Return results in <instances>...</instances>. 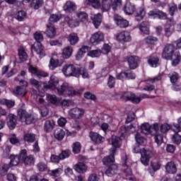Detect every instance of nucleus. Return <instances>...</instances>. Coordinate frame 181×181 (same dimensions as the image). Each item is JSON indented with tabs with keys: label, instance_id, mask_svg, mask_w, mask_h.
Listing matches in <instances>:
<instances>
[{
	"label": "nucleus",
	"instance_id": "obj_23",
	"mask_svg": "<svg viewBox=\"0 0 181 181\" xmlns=\"http://www.w3.org/2000/svg\"><path fill=\"white\" fill-rule=\"evenodd\" d=\"M108 142L114 146L113 148H115V149L121 146V138H119V136H113L108 139Z\"/></svg>",
	"mask_w": 181,
	"mask_h": 181
},
{
	"label": "nucleus",
	"instance_id": "obj_22",
	"mask_svg": "<svg viewBox=\"0 0 181 181\" xmlns=\"http://www.w3.org/2000/svg\"><path fill=\"white\" fill-rule=\"evenodd\" d=\"M64 22L66 23L69 28H77L79 25L78 21H76L73 18L69 16L64 18Z\"/></svg>",
	"mask_w": 181,
	"mask_h": 181
},
{
	"label": "nucleus",
	"instance_id": "obj_30",
	"mask_svg": "<svg viewBox=\"0 0 181 181\" xmlns=\"http://www.w3.org/2000/svg\"><path fill=\"white\" fill-rule=\"evenodd\" d=\"M45 34L49 39H53L56 36V28L52 25H47V30Z\"/></svg>",
	"mask_w": 181,
	"mask_h": 181
},
{
	"label": "nucleus",
	"instance_id": "obj_53",
	"mask_svg": "<svg viewBox=\"0 0 181 181\" xmlns=\"http://www.w3.org/2000/svg\"><path fill=\"white\" fill-rule=\"evenodd\" d=\"M81 151V144L78 141L75 142L73 144L74 153H80Z\"/></svg>",
	"mask_w": 181,
	"mask_h": 181
},
{
	"label": "nucleus",
	"instance_id": "obj_62",
	"mask_svg": "<svg viewBox=\"0 0 181 181\" xmlns=\"http://www.w3.org/2000/svg\"><path fill=\"white\" fill-rule=\"evenodd\" d=\"M107 86L110 87V88H113V87L115 86V78L114 76H110L109 77Z\"/></svg>",
	"mask_w": 181,
	"mask_h": 181
},
{
	"label": "nucleus",
	"instance_id": "obj_64",
	"mask_svg": "<svg viewBox=\"0 0 181 181\" xmlns=\"http://www.w3.org/2000/svg\"><path fill=\"white\" fill-rule=\"evenodd\" d=\"M100 178L95 173L90 174L88 177V181H98Z\"/></svg>",
	"mask_w": 181,
	"mask_h": 181
},
{
	"label": "nucleus",
	"instance_id": "obj_52",
	"mask_svg": "<svg viewBox=\"0 0 181 181\" xmlns=\"http://www.w3.org/2000/svg\"><path fill=\"white\" fill-rule=\"evenodd\" d=\"M88 56H90V57H100L101 56V50L93 49L88 53Z\"/></svg>",
	"mask_w": 181,
	"mask_h": 181
},
{
	"label": "nucleus",
	"instance_id": "obj_4",
	"mask_svg": "<svg viewBox=\"0 0 181 181\" xmlns=\"http://www.w3.org/2000/svg\"><path fill=\"white\" fill-rule=\"evenodd\" d=\"M18 117L21 122H25L27 125L35 124L37 119L35 115L28 112L23 109H20L18 112Z\"/></svg>",
	"mask_w": 181,
	"mask_h": 181
},
{
	"label": "nucleus",
	"instance_id": "obj_31",
	"mask_svg": "<svg viewBox=\"0 0 181 181\" xmlns=\"http://www.w3.org/2000/svg\"><path fill=\"white\" fill-rule=\"evenodd\" d=\"M76 10V5L71 1H66L64 6V11L65 12L71 13Z\"/></svg>",
	"mask_w": 181,
	"mask_h": 181
},
{
	"label": "nucleus",
	"instance_id": "obj_2",
	"mask_svg": "<svg viewBox=\"0 0 181 181\" xmlns=\"http://www.w3.org/2000/svg\"><path fill=\"white\" fill-rule=\"evenodd\" d=\"M141 132L144 135H151V136H160L159 134V124L154 123L149 124L148 123H144L141 126Z\"/></svg>",
	"mask_w": 181,
	"mask_h": 181
},
{
	"label": "nucleus",
	"instance_id": "obj_7",
	"mask_svg": "<svg viewBox=\"0 0 181 181\" xmlns=\"http://www.w3.org/2000/svg\"><path fill=\"white\" fill-rule=\"evenodd\" d=\"M176 47L173 44H167L164 46L161 57L164 59V60H172L173 59V54H175V50Z\"/></svg>",
	"mask_w": 181,
	"mask_h": 181
},
{
	"label": "nucleus",
	"instance_id": "obj_11",
	"mask_svg": "<svg viewBox=\"0 0 181 181\" xmlns=\"http://www.w3.org/2000/svg\"><path fill=\"white\" fill-rule=\"evenodd\" d=\"M131 34L128 31L123 30L116 35V40L121 43H128L132 40Z\"/></svg>",
	"mask_w": 181,
	"mask_h": 181
},
{
	"label": "nucleus",
	"instance_id": "obj_26",
	"mask_svg": "<svg viewBox=\"0 0 181 181\" xmlns=\"http://www.w3.org/2000/svg\"><path fill=\"white\" fill-rule=\"evenodd\" d=\"M13 93L15 95H21V97H25L28 94V90L26 88L21 86H17L14 90Z\"/></svg>",
	"mask_w": 181,
	"mask_h": 181
},
{
	"label": "nucleus",
	"instance_id": "obj_35",
	"mask_svg": "<svg viewBox=\"0 0 181 181\" xmlns=\"http://www.w3.org/2000/svg\"><path fill=\"white\" fill-rule=\"evenodd\" d=\"M35 156L33 155H30L28 156L23 160V163L26 165V166H32V165H35Z\"/></svg>",
	"mask_w": 181,
	"mask_h": 181
},
{
	"label": "nucleus",
	"instance_id": "obj_20",
	"mask_svg": "<svg viewBox=\"0 0 181 181\" xmlns=\"http://www.w3.org/2000/svg\"><path fill=\"white\" fill-rule=\"evenodd\" d=\"M165 170L166 172H168V173L174 175V173H176V172H177V168L176 167V164H175L173 161L168 162L165 165Z\"/></svg>",
	"mask_w": 181,
	"mask_h": 181
},
{
	"label": "nucleus",
	"instance_id": "obj_25",
	"mask_svg": "<svg viewBox=\"0 0 181 181\" xmlns=\"http://www.w3.org/2000/svg\"><path fill=\"white\" fill-rule=\"evenodd\" d=\"M10 163H8L11 167L12 166H18L19 165V163L21 162V160L19 158V156L11 154L9 156Z\"/></svg>",
	"mask_w": 181,
	"mask_h": 181
},
{
	"label": "nucleus",
	"instance_id": "obj_60",
	"mask_svg": "<svg viewBox=\"0 0 181 181\" xmlns=\"http://www.w3.org/2000/svg\"><path fill=\"white\" fill-rule=\"evenodd\" d=\"M87 17H88V15L86 14V12L81 11L78 13V18L81 22H84V21H86Z\"/></svg>",
	"mask_w": 181,
	"mask_h": 181
},
{
	"label": "nucleus",
	"instance_id": "obj_18",
	"mask_svg": "<svg viewBox=\"0 0 181 181\" xmlns=\"http://www.w3.org/2000/svg\"><path fill=\"white\" fill-rule=\"evenodd\" d=\"M68 42L71 45V46H76L80 40L78 35L77 33H72L69 34L66 37Z\"/></svg>",
	"mask_w": 181,
	"mask_h": 181
},
{
	"label": "nucleus",
	"instance_id": "obj_49",
	"mask_svg": "<svg viewBox=\"0 0 181 181\" xmlns=\"http://www.w3.org/2000/svg\"><path fill=\"white\" fill-rule=\"evenodd\" d=\"M148 63L152 67H156V66H158V63H159V58L158 57H151L148 60Z\"/></svg>",
	"mask_w": 181,
	"mask_h": 181
},
{
	"label": "nucleus",
	"instance_id": "obj_29",
	"mask_svg": "<svg viewBox=\"0 0 181 181\" xmlns=\"http://www.w3.org/2000/svg\"><path fill=\"white\" fill-rule=\"evenodd\" d=\"M53 128H54V120H46L44 129L45 132H52L53 131Z\"/></svg>",
	"mask_w": 181,
	"mask_h": 181
},
{
	"label": "nucleus",
	"instance_id": "obj_21",
	"mask_svg": "<svg viewBox=\"0 0 181 181\" xmlns=\"http://www.w3.org/2000/svg\"><path fill=\"white\" fill-rule=\"evenodd\" d=\"M63 64V60L54 59L51 58L49 60V70H54L57 67H60Z\"/></svg>",
	"mask_w": 181,
	"mask_h": 181
},
{
	"label": "nucleus",
	"instance_id": "obj_17",
	"mask_svg": "<svg viewBox=\"0 0 181 181\" xmlns=\"http://www.w3.org/2000/svg\"><path fill=\"white\" fill-rule=\"evenodd\" d=\"M118 173V164H112L108 166L107 170H105V175L112 177V176H115Z\"/></svg>",
	"mask_w": 181,
	"mask_h": 181
},
{
	"label": "nucleus",
	"instance_id": "obj_10",
	"mask_svg": "<svg viewBox=\"0 0 181 181\" xmlns=\"http://www.w3.org/2000/svg\"><path fill=\"white\" fill-rule=\"evenodd\" d=\"M59 85V78L56 77L55 76L52 75L50 76L49 81L48 83H43V93H46L47 90L50 88H56L57 86Z\"/></svg>",
	"mask_w": 181,
	"mask_h": 181
},
{
	"label": "nucleus",
	"instance_id": "obj_57",
	"mask_svg": "<svg viewBox=\"0 0 181 181\" xmlns=\"http://www.w3.org/2000/svg\"><path fill=\"white\" fill-rule=\"evenodd\" d=\"M70 155H71V152H70L69 150H65L62 151L59 156L61 160H63V159H66V158H69Z\"/></svg>",
	"mask_w": 181,
	"mask_h": 181
},
{
	"label": "nucleus",
	"instance_id": "obj_47",
	"mask_svg": "<svg viewBox=\"0 0 181 181\" xmlns=\"http://www.w3.org/2000/svg\"><path fill=\"white\" fill-rule=\"evenodd\" d=\"M9 168H12V166L9 164H4L1 166L0 175L1 176H6V174L8 173V170H9Z\"/></svg>",
	"mask_w": 181,
	"mask_h": 181
},
{
	"label": "nucleus",
	"instance_id": "obj_55",
	"mask_svg": "<svg viewBox=\"0 0 181 181\" xmlns=\"http://www.w3.org/2000/svg\"><path fill=\"white\" fill-rule=\"evenodd\" d=\"M100 52L103 54H108V53H110L111 52V46H110V45H108V44H104Z\"/></svg>",
	"mask_w": 181,
	"mask_h": 181
},
{
	"label": "nucleus",
	"instance_id": "obj_50",
	"mask_svg": "<svg viewBox=\"0 0 181 181\" xmlns=\"http://www.w3.org/2000/svg\"><path fill=\"white\" fill-rule=\"evenodd\" d=\"M78 71H79V76H82L83 78H88L89 74H88V71H87V69H86L85 67H81V68H78Z\"/></svg>",
	"mask_w": 181,
	"mask_h": 181
},
{
	"label": "nucleus",
	"instance_id": "obj_38",
	"mask_svg": "<svg viewBox=\"0 0 181 181\" xmlns=\"http://www.w3.org/2000/svg\"><path fill=\"white\" fill-rule=\"evenodd\" d=\"M146 15V12L144 10V8H140L136 11V21H137L138 22H139V21H142V19H144V17Z\"/></svg>",
	"mask_w": 181,
	"mask_h": 181
},
{
	"label": "nucleus",
	"instance_id": "obj_27",
	"mask_svg": "<svg viewBox=\"0 0 181 181\" xmlns=\"http://www.w3.org/2000/svg\"><path fill=\"white\" fill-rule=\"evenodd\" d=\"M71 54H73V47L68 46L64 48L62 52L64 59H70V57H71Z\"/></svg>",
	"mask_w": 181,
	"mask_h": 181
},
{
	"label": "nucleus",
	"instance_id": "obj_6",
	"mask_svg": "<svg viewBox=\"0 0 181 181\" xmlns=\"http://www.w3.org/2000/svg\"><path fill=\"white\" fill-rule=\"evenodd\" d=\"M122 4V0H114L112 2V0H102V11L103 12H107V11H110V8H112L113 11H117L118 9V6H121Z\"/></svg>",
	"mask_w": 181,
	"mask_h": 181
},
{
	"label": "nucleus",
	"instance_id": "obj_16",
	"mask_svg": "<svg viewBox=\"0 0 181 181\" xmlns=\"http://www.w3.org/2000/svg\"><path fill=\"white\" fill-rule=\"evenodd\" d=\"M141 59L135 55L130 56L127 58V63L131 70H135L139 66Z\"/></svg>",
	"mask_w": 181,
	"mask_h": 181
},
{
	"label": "nucleus",
	"instance_id": "obj_28",
	"mask_svg": "<svg viewBox=\"0 0 181 181\" xmlns=\"http://www.w3.org/2000/svg\"><path fill=\"white\" fill-rule=\"evenodd\" d=\"M74 169L78 173L87 172V165L84 163H78L74 165Z\"/></svg>",
	"mask_w": 181,
	"mask_h": 181
},
{
	"label": "nucleus",
	"instance_id": "obj_8",
	"mask_svg": "<svg viewBox=\"0 0 181 181\" xmlns=\"http://www.w3.org/2000/svg\"><path fill=\"white\" fill-rule=\"evenodd\" d=\"M119 97L124 101H132L133 104H139L141 103V98L136 97L132 92H120Z\"/></svg>",
	"mask_w": 181,
	"mask_h": 181
},
{
	"label": "nucleus",
	"instance_id": "obj_59",
	"mask_svg": "<svg viewBox=\"0 0 181 181\" xmlns=\"http://www.w3.org/2000/svg\"><path fill=\"white\" fill-rule=\"evenodd\" d=\"M134 119H135V113L134 112H129L126 119V124H129V122H132Z\"/></svg>",
	"mask_w": 181,
	"mask_h": 181
},
{
	"label": "nucleus",
	"instance_id": "obj_19",
	"mask_svg": "<svg viewBox=\"0 0 181 181\" xmlns=\"http://www.w3.org/2000/svg\"><path fill=\"white\" fill-rule=\"evenodd\" d=\"M149 16H158V19H168V15L166 13L159 11V10H153L148 12Z\"/></svg>",
	"mask_w": 181,
	"mask_h": 181
},
{
	"label": "nucleus",
	"instance_id": "obj_39",
	"mask_svg": "<svg viewBox=\"0 0 181 181\" xmlns=\"http://www.w3.org/2000/svg\"><path fill=\"white\" fill-rule=\"evenodd\" d=\"M181 62V54L180 52H176L174 54V59L172 61V66L176 67L179 63Z\"/></svg>",
	"mask_w": 181,
	"mask_h": 181
},
{
	"label": "nucleus",
	"instance_id": "obj_33",
	"mask_svg": "<svg viewBox=\"0 0 181 181\" xmlns=\"http://www.w3.org/2000/svg\"><path fill=\"white\" fill-rule=\"evenodd\" d=\"M103 21V16L98 13L94 16L93 19V23L96 29H98V26L101 25V22Z\"/></svg>",
	"mask_w": 181,
	"mask_h": 181
},
{
	"label": "nucleus",
	"instance_id": "obj_54",
	"mask_svg": "<svg viewBox=\"0 0 181 181\" xmlns=\"http://www.w3.org/2000/svg\"><path fill=\"white\" fill-rule=\"evenodd\" d=\"M169 129H170V125L168 123H164L160 127V131L162 134H166Z\"/></svg>",
	"mask_w": 181,
	"mask_h": 181
},
{
	"label": "nucleus",
	"instance_id": "obj_13",
	"mask_svg": "<svg viewBox=\"0 0 181 181\" xmlns=\"http://www.w3.org/2000/svg\"><path fill=\"white\" fill-rule=\"evenodd\" d=\"M69 116L72 119H80L84 116V110L78 107L73 108L69 111Z\"/></svg>",
	"mask_w": 181,
	"mask_h": 181
},
{
	"label": "nucleus",
	"instance_id": "obj_58",
	"mask_svg": "<svg viewBox=\"0 0 181 181\" xmlns=\"http://www.w3.org/2000/svg\"><path fill=\"white\" fill-rule=\"evenodd\" d=\"M90 139L94 144H102L105 139L103 136H90Z\"/></svg>",
	"mask_w": 181,
	"mask_h": 181
},
{
	"label": "nucleus",
	"instance_id": "obj_24",
	"mask_svg": "<svg viewBox=\"0 0 181 181\" xmlns=\"http://www.w3.org/2000/svg\"><path fill=\"white\" fill-rule=\"evenodd\" d=\"M29 81L30 84L35 87V88L38 90L39 93H45L43 92V87L42 88V81H39L33 78H30Z\"/></svg>",
	"mask_w": 181,
	"mask_h": 181
},
{
	"label": "nucleus",
	"instance_id": "obj_41",
	"mask_svg": "<svg viewBox=\"0 0 181 181\" xmlns=\"http://www.w3.org/2000/svg\"><path fill=\"white\" fill-rule=\"evenodd\" d=\"M50 176L54 177H59L63 173V169L61 168H57L55 170H51L49 171Z\"/></svg>",
	"mask_w": 181,
	"mask_h": 181
},
{
	"label": "nucleus",
	"instance_id": "obj_1",
	"mask_svg": "<svg viewBox=\"0 0 181 181\" xmlns=\"http://www.w3.org/2000/svg\"><path fill=\"white\" fill-rule=\"evenodd\" d=\"M34 39L36 42L32 45L31 49L35 52L37 54H39L40 57H45L46 53H45V49L42 45V42H43V35L39 32H36L34 35Z\"/></svg>",
	"mask_w": 181,
	"mask_h": 181
},
{
	"label": "nucleus",
	"instance_id": "obj_5",
	"mask_svg": "<svg viewBox=\"0 0 181 181\" xmlns=\"http://www.w3.org/2000/svg\"><path fill=\"white\" fill-rule=\"evenodd\" d=\"M62 71L66 77H80V71L74 64L64 65Z\"/></svg>",
	"mask_w": 181,
	"mask_h": 181
},
{
	"label": "nucleus",
	"instance_id": "obj_43",
	"mask_svg": "<svg viewBox=\"0 0 181 181\" xmlns=\"http://www.w3.org/2000/svg\"><path fill=\"white\" fill-rule=\"evenodd\" d=\"M144 42L147 45H155L156 42H158V38L156 37L150 35L148 36L147 37L144 38Z\"/></svg>",
	"mask_w": 181,
	"mask_h": 181
},
{
	"label": "nucleus",
	"instance_id": "obj_3",
	"mask_svg": "<svg viewBox=\"0 0 181 181\" xmlns=\"http://www.w3.org/2000/svg\"><path fill=\"white\" fill-rule=\"evenodd\" d=\"M133 151L134 153H141V162L143 165H145V166L149 165V160L153 156V153H152V151L146 150L145 148L141 149L139 144H135L133 146Z\"/></svg>",
	"mask_w": 181,
	"mask_h": 181
},
{
	"label": "nucleus",
	"instance_id": "obj_40",
	"mask_svg": "<svg viewBox=\"0 0 181 181\" xmlns=\"http://www.w3.org/2000/svg\"><path fill=\"white\" fill-rule=\"evenodd\" d=\"M57 90L59 95H63L64 93H67V90H69V85L67 83H63L62 86L57 88Z\"/></svg>",
	"mask_w": 181,
	"mask_h": 181
},
{
	"label": "nucleus",
	"instance_id": "obj_34",
	"mask_svg": "<svg viewBox=\"0 0 181 181\" xmlns=\"http://www.w3.org/2000/svg\"><path fill=\"white\" fill-rule=\"evenodd\" d=\"M85 5H91L93 8H95V9H98L101 7L100 0H86Z\"/></svg>",
	"mask_w": 181,
	"mask_h": 181
},
{
	"label": "nucleus",
	"instance_id": "obj_12",
	"mask_svg": "<svg viewBox=\"0 0 181 181\" xmlns=\"http://www.w3.org/2000/svg\"><path fill=\"white\" fill-rule=\"evenodd\" d=\"M114 21L117 26L122 29H125L129 26V22L118 14L114 16Z\"/></svg>",
	"mask_w": 181,
	"mask_h": 181
},
{
	"label": "nucleus",
	"instance_id": "obj_9",
	"mask_svg": "<svg viewBox=\"0 0 181 181\" xmlns=\"http://www.w3.org/2000/svg\"><path fill=\"white\" fill-rule=\"evenodd\" d=\"M116 152L117 149L115 148H111L110 149V155L104 157L103 159V165L107 166H111V165H117V163H115V157H114Z\"/></svg>",
	"mask_w": 181,
	"mask_h": 181
},
{
	"label": "nucleus",
	"instance_id": "obj_45",
	"mask_svg": "<svg viewBox=\"0 0 181 181\" xmlns=\"http://www.w3.org/2000/svg\"><path fill=\"white\" fill-rule=\"evenodd\" d=\"M181 117L178 119V124H174V127L175 129L174 130V132L175 133V134L173 135V136H181L180 134H179V132H181Z\"/></svg>",
	"mask_w": 181,
	"mask_h": 181
},
{
	"label": "nucleus",
	"instance_id": "obj_61",
	"mask_svg": "<svg viewBox=\"0 0 181 181\" xmlns=\"http://www.w3.org/2000/svg\"><path fill=\"white\" fill-rule=\"evenodd\" d=\"M60 16L57 14H52L49 17V22H52V23H55V22H59L60 21Z\"/></svg>",
	"mask_w": 181,
	"mask_h": 181
},
{
	"label": "nucleus",
	"instance_id": "obj_46",
	"mask_svg": "<svg viewBox=\"0 0 181 181\" xmlns=\"http://www.w3.org/2000/svg\"><path fill=\"white\" fill-rule=\"evenodd\" d=\"M26 18V12L24 11H19L16 14V19L19 22H22L25 18Z\"/></svg>",
	"mask_w": 181,
	"mask_h": 181
},
{
	"label": "nucleus",
	"instance_id": "obj_63",
	"mask_svg": "<svg viewBox=\"0 0 181 181\" xmlns=\"http://www.w3.org/2000/svg\"><path fill=\"white\" fill-rule=\"evenodd\" d=\"M151 168L153 170V173H155L156 170L160 169V164L158 162H153L151 163Z\"/></svg>",
	"mask_w": 181,
	"mask_h": 181
},
{
	"label": "nucleus",
	"instance_id": "obj_56",
	"mask_svg": "<svg viewBox=\"0 0 181 181\" xmlns=\"http://www.w3.org/2000/svg\"><path fill=\"white\" fill-rule=\"evenodd\" d=\"M168 6H169V13L170 16H173V15H175V12H176V10L177 9V6L174 3H173V4H170Z\"/></svg>",
	"mask_w": 181,
	"mask_h": 181
},
{
	"label": "nucleus",
	"instance_id": "obj_42",
	"mask_svg": "<svg viewBox=\"0 0 181 181\" xmlns=\"http://www.w3.org/2000/svg\"><path fill=\"white\" fill-rule=\"evenodd\" d=\"M43 5V0H33L30 6L33 9H39Z\"/></svg>",
	"mask_w": 181,
	"mask_h": 181
},
{
	"label": "nucleus",
	"instance_id": "obj_15",
	"mask_svg": "<svg viewBox=\"0 0 181 181\" xmlns=\"http://www.w3.org/2000/svg\"><path fill=\"white\" fill-rule=\"evenodd\" d=\"M90 42L91 45H93V46H97V45H99L101 42H104V33L101 32L94 33L91 36Z\"/></svg>",
	"mask_w": 181,
	"mask_h": 181
},
{
	"label": "nucleus",
	"instance_id": "obj_51",
	"mask_svg": "<svg viewBox=\"0 0 181 181\" xmlns=\"http://www.w3.org/2000/svg\"><path fill=\"white\" fill-rule=\"evenodd\" d=\"M135 141L137 145H143V146L146 145V142H147L146 139L144 136H136Z\"/></svg>",
	"mask_w": 181,
	"mask_h": 181
},
{
	"label": "nucleus",
	"instance_id": "obj_14",
	"mask_svg": "<svg viewBox=\"0 0 181 181\" xmlns=\"http://www.w3.org/2000/svg\"><path fill=\"white\" fill-rule=\"evenodd\" d=\"M6 119L9 129H15V128H16V125L18 124V117L16 115L9 113L6 117Z\"/></svg>",
	"mask_w": 181,
	"mask_h": 181
},
{
	"label": "nucleus",
	"instance_id": "obj_48",
	"mask_svg": "<svg viewBox=\"0 0 181 181\" xmlns=\"http://www.w3.org/2000/svg\"><path fill=\"white\" fill-rule=\"evenodd\" d=\"M168 77L170 78L171 83H176L179 80V74L177 72L170 73Z\"/></svg>",
	"mask_w": 181,
	"mask_h": 181
},
{
	"label": "nucleus",
	"instance_id": "obj_36",
	"mask_svg": "<svg viewBox=\"0 0 181 181\" xmlns=\"http://www.w3.org/2000/svg\"><path fill=\"white\" fill-rule=\"evenodd\" d=\"M66 132L67 136L71 135V133L69 132V130H64L63 129L58 128L54 131V136H64L66 135Z\"/></svg>",
	"mask_w": 181,
	"mask_h": 181
},
{
	"label": "nucleus",
	"instance_id": "obj_44",
	"mask_svg": "<svg viewBox=\"0 0 181 181\" xmlns=\"http://www.w3.org/2000/svg\"><path fill=\"white\" fill-rule=\"evenodd\" d=\"M18 56L21 62H26V60H28V54L23 49H18Z\"/></svg>",
	"mask_w": 181,
	"mask_h": 181
},
{
	"label": "nucleus",
	"instance_id": "obj_37",
	"mask_svg": "<svg viewBox=\"0 0 181 181\" xmlns=\"http://www.w3.org/2000/svg\"><path fill=\"white\" fill-rule=\"evenodd\" d=\"M124 12L127 15H132L135 12V6L132 5L131 3H127L124 7Z\"/></svg>",
	"mask_w": 181,
	"mask_h": 181
},
{
	"label": "nucleus",
	"instance_id": "obj_32",
	"mask_svg": "<svg viewBox=\"0 0 181 181\" xmlns=\"http://www.w3.org/2000/svg\"><path fill=\"white\" fill-rule=\"evenodd\" d=\"M139 30L145 35H149V23L148 21H143L139 25Z\"/></svg>",
	"mask_w": 181,
	"mask_h": 181
}]
</instances>
